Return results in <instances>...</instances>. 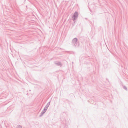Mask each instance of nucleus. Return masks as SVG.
Segmentation results:
<instances>
[{
	"label": "nucleus",
	"mask_w": 128,
	"mask_h": 128,
	"mask_svg": "<svg viewBox=\"0 0 128 128\" xmlns=\"http://www.w3.org/2000/svg\"><path fill=\"white\" fill-rule=\"evenodd\" d=\"M74 14L75 15H76V16H77V15H78V14L77 13H76L75 14Z\"/></svg>",
	"instance_id": "f257e3e1"
}]
</instances>
